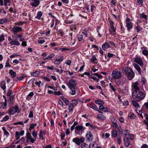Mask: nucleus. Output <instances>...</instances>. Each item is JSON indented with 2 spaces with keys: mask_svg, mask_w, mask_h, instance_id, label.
I'll return each instance as SVG.
<instances>
[{
  "mask_svg": "<svg viewBox=\"0 0 148 148\" xmlns=\"http://www.w3.org/2000/svg\"><path fill=\"white\" fill-rule=\"evenodd\" d=\"M146 93L140 90L136 92H133L132 93V97L133 99L138 101H140L143 100L145 97Z\"/></svg>",
  "mask_w": 148,
  "mask_h": 148,
  "instance_id": "obj_1",
  "label": "nucleus"
},
{
  "mask_svg": "<svg viewBox=\"0 0 148 148\" xmlns=\"http://www.w3.org/2000/svg\"><path fill=\"white\" fill-rule=\"evenodd\" d=\"M12 92V90L10 89H9L7 93V95L9 97L11 96Z\"/></svg>",
  "mask_w": 148,
  "mask_h": 148,
  "instance_id": "obj_51",
  "label": "nucleus"
},
{
  "mask_svg": "<svg viewBox=\"0 0 148 148\" xmlns=\"http://www.w3.org/2000/svg\"><path fill=\"white\" fill-rule=\"evenodd\" d=\"M70 103L74 106L77 105L78 103V101L76 100H74L72 101V103Z\"/></svg>",
  "mask_w": 148,
  "mask_h": 148,
  "instance_id": "obj_26",
  "label": "nucleus"
},
{
  "mask_svg": "<svg viewBox=\"0 0 148 148\" xmlns=\"http://www.w3.org/2000/svg\"><path fill=\"white\" fill-rule=\"evenodd\" d=\"M21 112L18 106L17 105H15L10 108L8 110V113L9 114L12 115L15 113H19Z\"/></svg>",
  "mask_w": 148,
  "mask_h": 148,
  "instance_id": "obj_3",
  "label": "nucleus"
},
{
  "mask_svg": "<svg viewBox=\"0 0 148 148\" xmlns=\"http://www.w3.org/2000/svg\"><path fill=\"white\" fill-rule=\"evenodd\" d=\"M22 30V28L20 27L14 26L12 28L11 31L15 35L16 34V33L21 32Z\"/></svg>",
  "mask_w": 148,
  "mask_h": 148,
  "instance_id": "obj_10",
  "label": "nucleus"
},
{
  "mask_svg": "<svg viewBox=\"0 0 148 148\" xmlns=\"http://www.w3.org/2000/svg\"><path fill=\"white\" fill-rule=\"evenodd\" d=\"M3 130V131L4 134L7 136H8L9 135V133L7 131L4 127H3L2 128Z\"/></svg>",
  "mask_w": 148,
  "mask_h": 148,
  "instance_id": "obj_28",
  "label": "nucleus"
},
{
  "mask_svg": "<svg viewBox=\"0 0 148 148\" xmlns=\"http://www.w3.org/2000/svg\"><path fill=\"white\" fill-rule=\"evenodd\" d=\"M102 47L104 50H106L109 48H111L109 45L106 42H105L102 45Z\"/></svg>",
  "mask_w": 148,
  "mask_h": 148,
  "instance_id": "obj_17",
  "label": "nucleus"
},
{
  "mask_svg": "<svg viewBox=\"0 0 148 148\" xmlns=\"http://www.w3.org/2000/svg\"><path fill=\"white\" fill-rule=\"evenodd\" d=\"M1 87L5 91V81H2L1 83Z\"/></svg>",
  "mask_w": 148,
  "mask_h": 148,
  "instance_id": "obj_19",
  "label": "nucleus"
},
{
  "mask_svg": "<svg viewBox=\"0 0 148 148\" xmlns=\"http://www.w3.org/2000/svg\"><path fill=\"white\" fill-rule=\"evenodd\" d=\"M8 20L5 18L1 19H0V24H3L4 23L7 22Z\"/></svg>",
  "mask_w": 148,
  "mask_h": 148,
  "instance_id": "obj_36",
  "label": "nucleus"
},
{
  "mask_svg": "<svg viewBox=\"0 0 148 148\" xmlns=\"http://www.w3.org/2000/svg\"><path fill=\"white\" fill-rule=\"evenodd\" d=\"M98 112L100 113L97 115V117L99 119H101L102 120H105L106 119V117L103 114V112L99 110H98Z\"/></svg>",
  "mask_w": 148,
  "mask_h": 148,
  "instance_id": "obj_12",
  "label": "nucleus"
},
{
  "mask_svg": "<svg viewBox=\"0 0 148 148\" xmlns=\"http://www.w3.org/2000/svg\"><path fill=\"white\" fill-rule=\"evenodd\" d=\"M133 65L136 70L138 71V74H141V69L140 66L136 63L133 64Z\"/></svg>",
  "mask_w": 148,
  "mask_h": 148,
  "instance_id": "obj_16",
  "label": "nucleus"
},
{
  "mask_svg": "<svg viewBox=\"0 0 148 148\" xmlns=\"http://www.w3.org/2000/svg\"><path fill=\"white\" fill-rule=\"evenodd\" d=\"M117 121H116L112 123V126L114 128H116L118 127V125L117 123Z\"/></svg>",
  "mask_w": 148,
  "mask_h": 148,
  "instance_id": "obj_42",
  "label": "nucleus"
},
{
  "mask_svg": "<svg viewBox=\"0 0 148 148\" xmlns=\"http://www.w3.org/2000/svg\"><path fill=\"white\" fill-rule=\"evenodd\" d=\"M40 72L38 71H36L35 72L31 73V75L33 77H36L38 76Z\"/></svg>",
  "mask_w": 148,
  "mask_h": 148,
  "instance_id": "obj_23",
  "label": "nucleus"
},
{
  "mask_svg": "<svg viewBox=\"0 0 148 148\" xmlns=\"http://www.w3.org/2000/svg\"><path fill=\"white\" fill-rule=\"evenodd\" d=\"M141 148H148V146L146 144H144L142 145L141 147Z\"/></svg>",
  "mask_w": 148,
  "mask_h": 148,
  "instance_id": "obj_64",
  "label": "nucleus"
},
{
  "mask_svg": "<svg viewBox=\"0 0 148 148\" xmlns=\"http://www.w3.org/2000/svg\"><path fill=\"white\" fill-rule=\"evenodd\" d=\"M78 39L79 41L82 40L83 39V36L82 35H79L78 36Z\"/></svg>",
  "mask_w": 148,
  "mask_h": 148,
  "instance_id": "obj_56",
  "label": "nucleus"
},
{
  "mask_svg": "<svg viewBox=\"0 0 148 148\" xmlns=\"http://www.w3.org/2000/svg\"><path fill=\"white\" fill-rule=\"evenodd\" d=\"M88 145L86 143L82 144L78 148H87Z\"/></svg>",
  "mask_w": 148,
  "mask_h": 148,
  "instance_id": "obj_32",
  "label": "nucleus"
},
{
  "mask_svg": "<svg viewBox=\"0 0 148 148\" xmlns=\"http://www.w3.org/2000/svg\"><path fill=\"white\" fill-rule=\"evenodd\" d=\"M20 137V135L19 134V132L17 131H16L15 132V138H16V140H17Z\"/></svg>",
  "mask_w": 148,
  "mask_h": 148,
  "instance_id": "obj_43",
  "label": "nucleus"
},
{
  "mask_svg": "<svg viewBox=\"0 0 148 148\" xmlns=\"http://www.w3.org/2000/svg\"><path fill=\"white\" fill-rule=\"evenodd\" d=\"M70 89V94L73 95L75 94L77 87L69 88Z\"/></svg>",
  "mask_w": 148,
  "mask_h": 148,
  "instance_id": "obj_15",
  "label": "nucleus"
},
{
  "mask_svg": "<svg viewBox=\"0 0 148 148\" xmlns=\"http://www.w3.org/2000/svg\"><path fill=\"white\" fill-rule=\"evenodd\" d=\"M86 136L87 140L89 141H91L93 139V136L92 134L90 132H88L86 135Z\"/></svg>",
  "mask_w": 148,
  "mask_h": 148,
  "instance_id": "obj_14",
  "label": "nucleus"
},
{
  "mask_svg": "<svg viewBox=\"0 0 148 148\" xmlns=\"http://www.w3.org/2000/svg\"><path fill=\"white\" fill-rule=\"evenodd\" d=\"M139 83L138 81L132 83V90H134L133 92H136L140 90L139 87Z\"/></svg>",
  "mask_w": 148,
  "mask_h": 148,
  "instance_id": "obj_6",
  "label": "nucleus"
},
{
  "mask_svg": "<svg viewBox=\"0 0 148 148\" xmlns=\"http://www.w3.org/2000/svg\"><path fill=\"white\" fill-rule=\"evenodd\" d=\"M73 141L78 145H79L81 143H83L85 141L84 138L83 137H81L79 138L76 137L74 138Z\"/></svg>",
  "mask_w": 148,
  "mask_h": 148,
  "instance_id": "obj_7",
  "label": "nucleus"
},
{
  "mask_svg": "<svg viewBox=\"0 0 148 148\" xmlns=\"http://www.w3.org/2000/svg\"><path fill=\"white\" fill-rule=\"evenodd\" d=\"M45 133L42 130H40L39 135L40 137L39 138H41V137L43 136V135H45Z\"/></svg>",
  "mask_w": 148,
  "mask_h": 148,
  "instance_id": "obj_44",
  "label": "nucleus"
},
{
  "mask_svg": "<svg viewBox=\"0 0 148 148\" xmlns=\"http://www.w3.org/2000/svg\"><path fill=\"white\" fill-rule=\"evenodd\" d=\"M32 135L33 136L34 138H36L37 137V133L36 132L35 130H34L32 132Z\"/></svg>",
  "mask_w": 148,
  "mask_h": 148,
  "instance_id": "obj_46",
  "label": "nucleus"
},
{
  "mask_svg": "<svg viewBox=\"0 0 148 148\" xmlns=\"http://www.w3.org/2000/svg\"><path fill=\"white\" fill-rule=\"evenodd\" d=\"M143 54L145 56L148 55V51L146 49H144L142 51Z\"/></svg>",
  "mask_w": 148,
  "mask_h": 148,
  "instance_id": "obj_47",
  "label": "nucleus"
},
{
  "mask_svg": "<svg viewBox=\"0 0 148 148\" xmlns=\"http://www.w3.org/2000/svg\"><path fill=\"white\" fill-rule=\"evenodd\" d=\"M74 106L73 105L70 103L69 106V112L72 113L73 111V109Z\"/></svg>",
  "mask_w": 148,
  "mask_h": 148,
  "instance_id": "obj_27",
  "label": "nucleus"
},
{
  "mask_svg": "<svg viewBox=\"0 0 148 148\" xmlns=\"http://www.w3.org/2000/svg\"><path fill=\"white\" fill-rule=\"evenodd\" d=\"M7 106V101H5V102L2 103V108L4 109L6 108Z\"/></svg>",
  "mask_w": 148,
  "mask_h": 148,
  "instance_id": "obj_52",
  "label": "nucleus"
},
{
  "mask_svg": "<svg viewBox=\"0 0 148 148\" xmlns=\"http://www.w3.org/2000/svg\"><path fill=\"white\" fill-rule=\"evenodd\" d=\"M37 125V124H31L30 125V126L29 128V130H31L32 129H34V127L36 126Z\"/></svg>",
  "mask_w": 148,
  "mask_h": 148,
  "instance_id": "obj_45",
  "label": "nucleus"
},
{
  "mask_svg": "<svg viewBox=\"0 0 148 148\" xmlns=\"http://www.w3.org/2000/svg\"><path fill=\"white\" fill-rule=\"evenodd\" d=\"M63 60V56H62L60 57V58L59 59L56 58L55 60H56L58 62H59L60 63Z\"/></svg>",
  "mask_w": 148,
  "mask_h": 148,
  "instance_id": "obj_38",
  "label": "nucleus"
},
{
  "mask_svg": "<svg viewBox=\"0 0 148 148\" xmlns=\"http://www.w3.org/2000/svg\"><path fill=\"white\" fill-rule=\"evenodd\" d=\"M9 73L12 77H15L16 75V73L12 70H9Z\"/></svg>",
  "mask_w": 148,
  "mask_h": 148,
  "instance_id": "obj_25",
  "label": "nucleus"
},
{
  "mask_svg": "<svg viewBox=\"0 0 148 148\" xmlns=\"http://www.w3.org/2000/svg\"><path fill=\"white\" fill-rule=\"evenodd\" d=\"M141 81L143 83V84L145 85L147 81L146 79L144 78H142Z\"/></svg>",
  "mask_w": 148,
  "mask_h": 148,
  "instance_id": "obj_50",
  "label": "nucleus"
},
{
  "mask_svg": "<svg viewBox=\"0 0 148 148\" xmlns=\"http://www.w3.org/2000/svg\"><path fill=\"white\" fill-rule=\"evenodd\" d=\"M55 55L54 54H51L49 55L47 58L44 59V60H46V59L49 60L51 59Z\"/></svg>",
  "mask_w": 148,
  "mask_h": 148,
  "instance_id": "obj_33",
  "label": "nucleus"
},
{
  "mask_svg": "<svg viewBox=\"0 0 148 148\" xmlns=\"http://www.w3.org/2000/svg\"><path fill=\"white\" fill-rule=\"evenodd\" d=\"M97 60V58L95 55H93L92 56V58L90 60L91 62L93 63H95V62Z\"/></svg>",
  "mask_w": 148,
  "mask_h": 148,
  "instance_id": "obj_39",
  "label": "nucleus"
},
{
  "mask_svg": "<svg viewBox=\"0 0 148 148\" xmlns=\"http://www.w3.org/2000/svg\"><path fill=\"white\" fill-rule=\"evenodd\" d=\"M58 104L60 105H62V107H64V103L62 100H59L58 101Z\"/></svg>",
  "mask_w": 148,
  "mask_h": 148,
  "instance_id": "obj_58",
  "label": "nucleus"
},
{
  "mask_svg": "<svg viewBox=\"0 0 148 148\" xmlns=\"http://www.w3.org/2000/svg\"><path fill=\"white\" fill-rule=\"evenodd\" d=\"M137 2L138 3V5H141V6H142L143 1V0H137Z\"/></svg>",
  "mask_w": 148,
  "mask_h": 148,
  "instance_id": "obj_49",
  "label": "nucleus"
},
{
  "mask_svg": "<svg viewBox=\"0 0 148 148\" xmlns=\"http://www.w3.org/2000/svg\"><path fill=\"white\" fill-rule=\"evenodd\" d=\"M46 68L48 69L51 70H53L54 69V66L53 65L51 66H47Z\"/></svg>",
  "mask_w": 148,
  "mask_h": 148,
  "instance_id": "obj_54",
  "label": "nucleus"
},
{
  "mask_svg": "<svg viewBox=\"0 0 148 148\" xmlns=\"http://www.w3.org/2000/svg\"><path fill=\"white\" fill-rule=\"evenodd\" d=\"M95 102L98 105H103L104 104V102L101 100H95Z\"/></svg>",
  "mask_w": 148,
  "mask_h": 148,
  "instance_id": "obj_22",
  "label": "nucleus"
},
{
  "mask_svg": "<svg viewBox=\"0 0 148 148\" xmlns=\"http://www.w3.org/2000/svg\"><path fill=\"white\" fill-rule=\"evenodd\" d=\"M4 2V5L5 6H7V4L8 3L10 2V0H3Z\"/></svg>",
  "mask_w": 148,
  "mask_h": 148,
  "instance_id": "obj_57",
  "label": "nucleus"
},
{
  "mask_svg": "<svg viewBox=\"0 0 148 148\" xmlns=\"http://www.w3.org/2000/svg\"><path fill=\"white\" fill-rule=\"evenodd\" d=\"M28 117L30 118L33 117V113L32 111H31L30 112Z\"/></svg>",
  "mask_w": 148,
  "mask_h": 148,
  "instance_id": "obj_53",
  "label": "nucleus"
},
{
  "mask_svg": "<svg viewBox=\"0 0 148 148\" xmlns=\"http://www.w3.org/2000/svg\"><path fill=\"white\" fill-rule=\"evenodd\" d=\"M9 119V116L8 115H6L5 117H4L3 119L1 121V122H3V121H5L8 120Z\"/></svg>",
  "mask_w": 148,
  "mask_h": 148,
  "instance_id": "obj_31",
  "label": "nucleus"
},
{
  "mask_svg": "<svg viewBox=\"0 0 148 148\" xmlns=\"http://www.w3.org/2000/svg\"><path fill=\"white\" fill-rule=\"evenodd\" d=\"M136 101L132 100V103L133 105L136 107V108H139L140 107V106L139 104L136 102Z\"/></svg>",
  "mask_w": 148,
  "mask_h": 148,
  "instance_id": "obj_21",
  "label": "nucleus"
},
{
  "mask_svg": "<svg viewBox=\"0 0 148 148\" xmlns=\"http://www.w3.org/2000/svg\"><path fill=\"white\" fill-rule=\"evenodd\" d=\"M25 138L23 137L21 138L20 140L21 141V142L25 144V143L26 142V141H25Z\"/></svg>",
  "mask_w": 148,
  "mask_h": 148,
  "instance_id": "obj_63",
  "label": "nucleus"
},
{
  "mask_svg": "<svg viewBox=\"0 0 148 148\" xmlns=\"http://www.w3.org/2000/svg\"><path fill=\"white\" fill-rule=\"evenodd\" d=\"M77 84L76 81L73 79L70 80L67 83V85L69 88L77 87Z\"/></svg>",
  "mask_w": 148,
  "mask_h": 148,
  "instance_id": "obj_8",
  "label": "nucleus"
},
{
  "mask_svg": "<svg viewBox=\"0 0 148 148\" xmlns=\"http://www.w3.org/2000/svg\"><path fill=\"white\" fill-rule=\"evenodd\" d=\"M110 119L112 123H113L116 121H117L116 119L113 116H111L110 117Z\"/></svg>",
  "mask_w": 148,
  "mask_h": 148,
  "instance_id": "obj_40",
  "label": "nucleus"
},
{
  "mask_svg": "<svg viewBox=\"0 0 148 148\" xmlns=\"http://www.w3.org/2000/svg\"><path fill=\"white\" fill-rule=\"evenodd\" d=\"M134 61L135 62L139 64L141 66H143V64L142 59L140 58L136 57L134 59Z\"/></svg>",
  "mask_w": 148,
  "mask_h": 148,
  "instance_id": "obj_13",
  "label": "nucleus"
},
{
  "mask_svg": "<svg viewBox=\"0 0 148 148\" xmlns=\"http://www.w3.org/2000/svg\"><path fill=\"white\" fill-rule=\"evenodd\" d=\"M116 29L114 28V26H110V33L114 34L115 32Z\"/></svg>",
  "mask_w": 148,
  "mask_h": 148,
  "instance_id": "obj_30",
  "label": "nucleus"
},
{
  "mask_svg": "<svg viewBox=\"0 0 148 148\" xmlns=\"http://www.w3.org/2000/svg\"><path fill=\"white\" fill-rule=\"evenodd\" d=\"M112 78L113 79H119L121 77V72L117 70H113L112 73Z\"/></svg>",
  "mask_w": 148,
  "mask_h": 148,
  "instance_id": "obj_4",
  "label": "nucleus"
},
{
  "mask_svg": "<svg viewBox=\"0 0 148 148\" xmlns=\"http://www.w3.org/2000/svg\"><path fill=\"white\" fill-rule=\"evenodd\" d=\"M25 138L26 140V142L25 143V144L26 145H27L29 141L32 143H33L35 141V140L32 138L31 133L28 131L27 132Z\"/></svg>",
  "mask_w": 148,
  "mask_h": 148,
  "instance_id": "obj_5",
  "label": "nucleus"
},
{
  "mask_svg": "<svg viewBox=\"0 0 148 148\" xmlns=\"http://www.w3.org/2000/svg\"><path fill=\"white\" fill-rule=\"evenodd\" d=\"M108 109L106 107H104L102 110V111L104 112H107L108 111Z\"/></svg>",
  "mask_w": 148,
  "mask_h": 148,
  "instance_id": "obj_61",
  "label": "nucleus"
},
{
  "mask_svg": "<svg viewBox=\"0 0 148 148\" xmlns=\"http://www.w3.org/2000/svg\"><path fill=\"white\" fill-rule=\"evenodd\" d=\"M126 22L127 30L129 31L132 28L133 23L130 21V19L127 18H126Z\"/></svg>",
  "mask_w": 148,
  "mask_h": 148,
  "instance_id": "obj_9",
  "label": "nucleus"
},
{
  "mask_svg": "<svg viewBox=\"0 0 148 148\" xmlns=\"http://www.w3.org/2000/svg\"><path fill=\"white\" fill-rule=\"evenodd\" d=\"M42 15V13L40 11L38 12V13L37 16L35 17L38 19H40Z\"/></svg>",
  "mask_w": 148,
  "mask_h": 148,
  "instance_id": "obj_34",
  "label": "nucleus"
},
{
  "mask_svg": "<svg viewBox=\"0 0 148 148\" xmlns=\"http://www.w3.org/2000/svg\"><path fill=\"white\" fill-rule=\"evenodd\" d=\"M125 71L127 75V79L129 80H132L134 77L135 73L132 69L130 67L125 68Z\"/></svg>",
  "mask_w": 148,
  "mask_h": 148,
  "instance_id": "obj_2",
  "label": "nucleus"
},
{
  "mask_svg": "<svg viewBox=\"0 0 148 148\" xmlns=\"http://www.w3.org/2000/svg\"><path fill=\"white\" fill-rule=\"evenodd\" d=\"M118 132L116 130H114L112 132V136L113 137H116L117 135Z\"/></svg>",
  "mask_w": 148,
  "mask_h": 148,
  "instance_id": "obj_35",
  "label": "nucleus"
},
{
  "mask_svg": "<svg viewBox=\"0 0 148 148\" xmlns=\"http://www.w3.org/2000/svg\"><path fill=\"white\" fill-rule=\"evenodd\" d=\"M140 18H143L145 19H147V16L144 13H142L140 14Z\"/></svg>",
  "mask_w": 148,
  "mask_h": 148,
  "instance_id": "obj_41",
  "label": "nucleus"
},
{
  "mask_svg": "<svg viewBox=\"0 0 148 148\" xmlns=\"http://www.w3.org/2000/svg\"><path fill=\"white\" fill-rule=\"evenodd\" d=\"M124 144L126 147H128L129 145L130 141L127 138L124 137Z\"/></svg>",
  "mask_w": 148,
  "mask_h": 148,
  "instance_id": "obj_18",
  "label": "nucleus"
},
{
  "mask_svg": "<svg viewBox=\"0 0 148 148\" xmlns=\"http://www.w3.org/2000/svg\"><path fill=\"white\" fill-rule=\"evenodd\" d=\"M75 132L77 134H79L81 132L84 130L82 126L77 125L75 127Z\"/></svg>",
  "mask_w": 148,
  "mask_h": 148,
  "instance_id": "obj_11",
  "label": "nucleus"
},
{
  "mask_svg": "<svg viewBox=\"0 0 148 148\" xmlns=\"http://www.w3.org/2000/svg\"><path fill=\"white\" fill-rule=\"evenodd\" d=\"M5 66L6 67H10L11 66L9 64V59L8 60L6 61Z\"/></svg>",
  "mask_w": 148,
  "mask_h": 148,
  "instance_id": "obj_48",
  "label": "nucleus"
},
{
  "mask_svg": "<svg viewBox=\"0 0 148 148\" xmlns=\"http://www.w3.org/2000/svg\"><path fill=\"white\" fill-rule=\"evenodd\" d=\"M9 44H10L12 45H20V43L18 42V41L13 40L12 41L11 43H9Z\"/></svg>",
  "mask_w": 148,
  "mask_h": 148,
  "instance_id": "obj_24",
  "label": "nucleus"
},
{
  "mask_svg": "<svg viewBox=\"0 0 148 148\" xmlns=\"http://www.w3.org/2000/svg\"><path fill=\"white\" fill-rule=\"evenodd\" d=\"M63 101L65 103L66 105H68L69 104V101L67 100L66 98L65 99H64Z\"/></svg>",
  "mask_w": 148,
  "mask_h": 148,
  "instance_id": "obj_59",
  "label": "nucleus"
},
{
  "mask_svg": "<svg viewBox=\"0 0 148 148\" xmlns=\"http://www.w3.org/2000/svg\"><path fill=\"white\" fill-rule=\"evenodd\" d=\"M89 107L90 108H92L94 110L97 111H98V110H99L97 106L95 104H90L89 106Z\"/></svg>",
  "mask_w": 148,
  "mask_h": 148,
  "instance_id": "obj_20",
  "label": "nucleus"
},
{
  "mask_svg": "<svg viewBox=\"0 0 148 148\" xmlns=\"http://www.w3.org/2000/svg\"><path fill=\"white\" fill-rule=\"evenodd\" d=\"M4 40L5 38L3 35H1L0 36V42L3 41Z\"/></svg>",
  "mask_w": 148,
  "mask_h": 148,
  "instance_id": "obj_62",
  "label": "nucleus"
},
{
  "mask_svg": "<svg viewBox=\"0 0 148 148\" xmlns=\"http://www.w3.org/2000/svg\"><path fill=\"white\" fill-rule=\"evenodd\" d=\"M54 94L56 95L59 96L61 94V93L60 91H58V92L54 91Z\"/></svg>",
  "mask_w": 148,
  "mask_h": 148,
  "instance_id": "obj_55",
  "label": "nucleus"
},
{
  "mask_svg": "<svg viewBox=\"0 0 148 148\" xmlns=\"http://www.w3.org/2000/svg\"><path fill=\"white\" fill-rule=\"evenodd\" d=\"M137 112L138 113V114L141 117L143 118V116L142 114V112L140 111V110H138L137 111Z\"/></svg>",
  "mask_w": 148,
  "mask_h": 148,
  "instance_id": "obj_60",
  "label": "nucleus"
},
{
  "mask_svg": "<svg viewBox=\"0 0 148 148\" xmlns=\"http://www.w3.org/2000/svg\"><path fill=\"white\" fill-rule=\"evenodd\" d=\"M122 80V79H115L114 80V82L117 85H119L121 84Z\"/></svg>",
  "mask_w": 148,
  "mask_h": 148,
  "instance_id": "obj_29",
  "label": "nucleus"
},
{
  "mask_svg": "<svg viewBox=\"0 0 148 148\" xmlns=\"http://www.w3.org/2000/svg\"><path fill=\"white\" fill-rule=\"evenodd\" d=\"M109 86L110 89L114 92H115L116 91V89L114 88V87L113 86L112 83H110L109 84Z\"/></svg>",
  "mask_w": 148,
  "mask_h": 148,
  "instance_id": "obj_37",
  "label": "nucleus"
}]
</instances>
